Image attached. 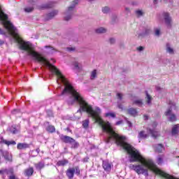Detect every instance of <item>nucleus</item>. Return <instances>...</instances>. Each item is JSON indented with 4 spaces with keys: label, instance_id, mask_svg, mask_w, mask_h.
Listing matches in <instances>:
<instances>
[{
    "label": "nucleus",
    "instance_id": "nucleus-19",
    "mask_svg": "<svg viewBox=\"0 0 179 179\" xmlns=\"http://www.w3.org/2000/svg\"><path fill=\"white\" fill-rule=\"evenodd\" d=\"M46 131L49 132V134H54V132H55V127L50 124L48 126Z\"/></svg>",
    "mask_w": 179,
    "mask_h": 179
},
{
    "label": "nucleus",
    "instance_id": "nucleus-42",
    "mask_svg": "<svg viewBox=\"0 0 179 179\" xmlns=\"http://www.w3.org/2000/svg\"><path fill=\"white\" fill-rule=\"evenodd\" d=\"M137 50L138 51H143V46H140V47L137 48Z\"/></svg>",
    "mask_w": 179,
    "mask_h": 179
},
{
    "label": "nucleus",
    "instance_id": "nucleus-44",
    "mask_svg": "<svg viewBox=\"0 0 179 179\" xmlns=\"http://www.w3.org/2000/svg\"><path fill=\"white\" fill-rule=\"evenodd\" d=\"M74 66H75V68H76V69L79 68V63L75 62V63H74Z\"/></svg>",
    "mask_w": 179,
    "mask_h": 179
},
{
    "label": "nucleus",
    "instance_id": "nucleus-27",
    "mask_svg": "<svg viewBox=\"0 0 179 179\" xmlns=\"http://www.w3.org/2000/svg\"><path fill=\"white\" fill-rule=\"evenodd\" d=\"M164 155H159L157 157V164H163V159H164Z\"/></svg>",
    "mask_w": 179,
    "mask_h": 179
},
{
    "label": "nucleus",
    "instance_id": "nucleus-5",
    "mask_svg": "<svg viewBox=\"0 0 179 179\" xmlns=\"http://www.w3.org/2000/svg\"><path fill=\"white\" fill-rule=\"evenodd\" d=\"M6 145V146H10V145H12L13 146H15V145H16V141H8V140H5V138H3V137L1 136L0 137V145Z\"/></svg>",
    "mask_w": 179,
    "mask_h": 179
},
{
    "label": "nucleus",
    "instance_id": "nucleus-3",
    "mask_svg": "<svg viewBox=\"0 0 179 179\" xmlns=\"http://www.w3.org/2000/svg\"><path fill=\"white\" fill-rule=\"evenodd\" d=\"M75 174L80 176V169L78 166L72 168H69L66 171V176L69 179H73V177H75Z\"/></svg>",
    "mask_w": 179,
    "mask_h": 179
},
{
    "label": "nucleus",
    "instance_id": "nucleus-2",
    "mask_svg": "<svg viewBox=\"0 0 179 179\" xmlns=\"http://www.w3.org/2000/svg\"><path fill=\"white\" fill-rule=\"evenodd\" d=\"M60 139L64 143H70L72 149H78L79 148V143L73 138L69 136H60Z\"/></svg>",
    "mask_w": 179,
    "mask_h": 179
},
{
    "label": "nucleus",
    "instance_id": "nucleus-25",
    "mask_svg": "<svg viewBox=\"0 0 179 179\" xmlns=\"http://www.w3.org/2000/svg\"><path fill=\"white\" fill-rule=\"evenodd\" d=\"M133 104H136V106H138V107H142L143 102H142L141 99L136 100L133 102Z\"/></svg>",
    "mask_w": 179,
    "mask_h": 179
},
{
    "label": "nucleus",
    "instance_id": "nucleus-6",
    "mask_svg": "<svg viewBox=\"0 0 179 179\" xmlns=\"http://www.w3.org/2000/svg\"><path fill=\"white\" fill-rule=\"evenodd\" d=\"M0 152L1 156L4 157L5 160L7 162H12V155H9V152L0 150Z\"/></svg>",
    "mask_w": 179,
    "mask_h": 179
},
{
    "label": "nucleus",
    "instance_id": "nucleus-34",
    "mask_svg": "<svg viewBox=\"0 0 179 179\" xmlns=\"http://www.w3.org/2000/svg\"><path fill=\"white\" fill-rule=\"evenodd\" d=\"M136 14L137 15V16H142L143 15V12H142V10H138L136 11Z\"/></svg>",
    "mask_w": 179,
    "mask_h": 179
},
{
    "label": "nucleus",
    "instance_id": "nucleus-45",
    "mask_svg": "<svg viewBox=\"0 0 179 179\" xmlns=\"http://www.w3.org/2000/svg\"><path fill=\"white\" fill-rule=\"evenodd\" d=\"M121 124H122V120H120L116 122V125H121Z\"/></svg>",
    "mask_w": 179,
    "mask_h": 179
},
{
    "label": "nucleus",
    "instance_id": "nucleus-37",
    "mask_svg": "<svg viewBox=\"0 0 179 179\" xmlns=\"http://www.w3.org/2000/svg\"><path fill=\"white\" fill-rule=\"evenodd\" d=\"M171 114V108H169L166 112H165V115L168 116Z\"/></svg>",
    "mask_w": 179,
    "mask_h": 179
},
{
    "label": "nucleus",
    "instance_id": "nucleus-14",
    "mask_svg": "<svg viewBox=\"0 0 179 179\" xmlns=\"http://www.w3.org/2000/svg\"><path fill=\"white\" fill-rule=\"evenodd\" d=\"M163 150H164V146H163L162 144H158L155 146V152L157 153H162Z\"/></svg>",
    "mask_w": 179,
    "mask_h": 179
},
{
    "label": "nucleus",
    "instance_id": "nucleus-29",
    "mask_svg": "<svg viewBox=\"0 0 179 179\" xmlns=\"http://www.w3.org/2000/svg\"><path fill=\"white\" fill-rule=\"evenodd\" d=\"M96 76H97V71L94 70L91 73V79L93 80V79H95Z\"/></svg>",
    "mask_w": 179,
    "mask_h": 179
},
{
    "label": "nucleus",
    "instance_id": "nucleus-22",
    "mask_svg": "<svg viewBox=\"0 0 179 179\" xmlns=\"http://www.w3.org/2000/svg\"><path fill=\"white\" fill-rule=\"evenodd\" d=\"M138 138H140L141 139H145V138H148V134H145L144 131H141L138 134Z\"/></svg>",
    "mask_w": 179,
    "mask_h": 179
},
{
    "label": "nucleus",
    "instance_id": "nucleus-30",
    "mask_svg": "<svg viewBox=\"0 0 179 179\" xmlns=\"http://www.w3.org/2000/svg\"><path fill=\"white\" fill-rule=\"evenodd\" d=\"M105 117H112V118H115L117 115L114 113H107L105 114Z\"/></svg>",
    "mask_w": 179,
    "mask_h": 179
},
{
    "label": "nucleus",
    "instance_id": "nucleus-54",
    "mask_svg": "<svg viewBox=\"0 0 179 179\" xmlns=\"http://www.w3.org/2000/svg\"><path fill=\"white\" fill-rule=\"evenodd\" d=\"M154 3H157V0H154Z\"/></svg>",
    "mask_w": 179,
    "mask_h": 179
},
{
    "label": "nucleus",
    "instance_id": "nucleus-43",
    "mask_svg": "<svg viewBox=\"0 0 179 179\" xmlns=\"http://www.w3.org/2000/svg\"><path fill=\"white\" fill-rule=\"evenodd\" d=\"M118 108H120V110H124V106H122V104H119L117 106Z\"/></svg>",
    "mask_w": 179,
    "mask_h": 179
},
{
    "label": "nucleus",
    "instance_id": "nucleus-56",
    "mask_svg": "<svg viewBox=\"0 0 179 179\" xmlns=\"http://www.w3.org/2000/svg\"><path fill=\"white\" fill-rule=\"evenodd\" d=\"M0 164H1V157H0Z\"/></svg>",
    "mask_w": 179,
    "mask_h": 179
},
{
    "label": "nucleus",
    "instance_id": "nucleus-4",
    "mask_svg": "<svg viewBox=\"0 0 179 179\" xmlns=\"http://www.w3.org/2000/svg\"><path fill=\"white\" fill-rule=\"evenodd\" d=\"M154 173L157 176H160L161 177H163L164 178H166V179H179L160 170L159 168H157V166H156L155 164H154Z\"/></svg>",
    "mask_w": 179,
    "mask_h": 179
},
{
    "label": "nucleus",
    "instance_id": "nucleus-39",
    "mask_svg": "<svg viewBox=\"0 0 179 179\" xmlns=\"http://www.w3.org/2000/svg\"><path fill=\"white\" fill-rule=\"evenodd\" d=\"M155 36H160V29L155 30Z\"/></svg>",
    "mask_w": 179,
    "mask_h": 179
},
{
    "label": "nucleus",
    "instance_id": "nucleus-52",
    "mask_svg": "<svg viewBox=\"0 0 179 179\" xmlns=\"http://www.w3.org/2000/svg\"><path fill=\"white\" fill-rule=\"evenodd\" d=\"M36 152H37V153H40V148H37V149L36 150Z\"/></svg>",
    "mask_w": 179,
    "mask_h": 179
},
{
    "label": "nucleus",
    "instance_id": "nucleus-28",
    "mask_svg": "<svg viewBox=\"0 0 179 179\" xmlns=\"http://www.w3.org/2000/svg\"><path fill=\"white\" fill-rule=\"evenodd\" d=\"M145 93H146L147 103L148 104H150V103H152V96L149 95V94L148 93V91H146Z\"/></svg>",
    "mask_w": 179,
    "mask_h": 179
},
{
    "label": "nucleus",
    "instance_id": "nucleus-23",
    "mask_svg": "<svg viewBox=\"0 0 179 179\" xmlns=\"http://www.w3.org/2000/svg\"><path fill=\"white\" fill-rule=\"evenodd\" d=\"M149 131L153 138H157V136H159V132L150 129Z\"/></svg>",
    "mask_w": 179,
    "mask_h": 179
},
{
    "label": "nucleus",
    "instance_id": "nucleus-32",
    "mask_svg": "<svg viewBox=\"0 0 179 179\" xmlns=\"http://www.w3.org/2000/svg\"><path fill=\"white\" fill-rule=\"evenodd\" d=\"M33 10H34V8L33 7H27L24 8V11L28 13H30V12H33Z\"/></svg>",
    "mask_w": 179,
    "mask_h": 179
},
{
    "label": "nucleus",
    "instance_id": "nucleus-36",
    "mask_svg": "<svg viewBox=\"0 0 179 179\" xmlns=\"http://www.w3.org/2000/svg\"><path fill=\"white\" fill-rule=\"evenodd\" d=\"M117 99H119V100H122V94L117 93Z\"/></svg>",
    "mask_w": 179,
    "mask_h": 179
},
{
    "label": "nucleus",
    "instance_id": "nucleus-35",
    "mask_svg": "<svg viewBox=\"0 0 179 179\" xmlns=\"http://www.w3.org/2000/svg\"><path fill=\"white\" fill-rule=\"evenodd\" d=\"M20 113V110H17V109H15V110H13L12 111V114H13V115H16V114H17V113Z\"/></svg>",
    "mask_w": 179,
    "mask_h": 179
},
{
    "label": "nucleus",
    "instance_id": "nucleus-31",
    "mask_svg": "<svg viewBox=\"0 0 179 179\" xmlns=\"http://www.w3.org/2000/svg\"><path fill=\"white\" fill-rule=\"evenodd\" d=\"M169 121H171V122L177 121V117H176V115L172 114L169 117Z\"/></svg>",
    "mask_w": 179,
    "mask_h": 179
},
{
    "label": "nucleus",
    "instance_id": "nucleus-49",
    "mask_svg": "<svg viewBox=\"0 0 179 179\" xmlns=\"http://www.w3.org/2000/svg\"><path fill=\"white\" fill-rule=\"evenodd\" d=\"M3 44H5V42L0 39V45H2Z\"/></svg>",
    "mask_w": 179,
    "mask_h": 179
},
{
    "label": "nucleus",
    "instance_id": "nucleus-57",
    "mask_svg": "<svg viewBox=\"0 0 179 179\" xmlns=\"http://www.w3.org/2000/svg\"><path fill=\"white\" fill-rule=\"evenodd\" d=\"M88 1H92V0H88Z\"/></svg>",
    "mask_w": 179,
    "mask_h": 179
},
{
    "label": "nucleus",
    "instance_id": "nucleus-26",
    "mask_svg": "<svg viewBox=\"0 0 179 179\" xmlns=\"http://www.w3.org/2000/svg\"><path fill=\"white\" fill-rule=\"evenodd\" d=\"M166 51L169 54H174V50L170 47V44L169 43L166 44Z\"/></svg>",
    "mask_w": 179,
    "mask_h": 179
},
{
    "label": "nucleus",
    "instance_id": "nucleus-24",
    "mask_svg": "<svg viewBox=\"0 0 179 179\" xmlns=\"http://www.w3.org/2000/svg\"><path fill=\"white\" fill-rule=\"evenodd\" d=\"M89 120H85L83 121V128H85V129H87L89 128Z\"/></svg>",
    "mask_w": 179,
    "mask_h": 179
},
{
    "label": "nucleus",
    "instance_id": "nucleus-47",
    "mask_svg": "<svg viewBox=\"0 0 179 179\" xmlns=\"http://www.w3.org/2000/svg\"><path fill=\"white\" fill-rule=\"evenodd\" d=\"M0 34H5V32L0 28Z\"/></svg>",
    "mask_w": 179,
    "mask_h": 179
},
{
    "label": "nucleus",
    "instance_id": "nucleus-18",
    "mask_svg": "<svg viewBox=\"0 0 179 179\" xmlns=\"http://www.w3.org/2000/svg\"><path fill=\"white\" fill-rule=\"evenodd\" d=\"M9 132H10V134H13V135H16V134H17V129L16 128V126L13 125L11 126L9 129H8Z\"/></svg>",
    "mask_w": 179,
    "mask_h": 179
},
{
    "label": "nucleus",
    "instance_id": "nucleus-55",
    "mask_svg": "<svg viewBox=\"0 0 179 179\" xmlns=\"http://www.w3.org/2000/svg\"><path fill=\"white\" fill-rule=\"evenodd\" d=\"M46 124H50V122H46Z\"/></svg>",
    "mask_w": 179,
    "mask_h": 179
},
{
    "label": "nucleus",
    "instance_id": "nucleus-38",
    "mask_svg": "<svg viewBox=\"0 0 179 179\" xmlns=\"http://www.w3.org/2000/svg\"><path fill=\"white\" fill-rule=\"evenodd\" d=\"M71 15H67L64 17V20H66V22H68V20H71Z\"/></svg>",
    "mask_w": 179,
    "mask_h": 179
},
{
    "label": "nucleus",
    "instance_id": "nucleus-8",
    "mask_svg": "<svg viewBox=\"0 0 179 179\" xmlns=\"http://www.w3.org/2000/svg\"><path fill=\"white\" fill-rule=\"evenodd\" d=\"M24 174L25 177H31V176H33V174H34V168L31 166V167L26 169L24 171Z\"/></svg>",
    "mask_w": 179,
    "mask_h": 179
},
{
    "label": "nucleus",
    "instance_id": "nucleus-7",
    "mask_svg": "<svg viewBox=\"0 0 179 179\" xmlns=\"http://www.w3.org/2000/svg\"><path fill=\"white\" fill-rule=\"evenodd\" d=\"M30 148V144L27 143H18L17 145V149L18 150H24L26 149H29Z\"/></svg>",
    "mask_w": 179,
    "mask_h": 179
},
{
    "label": "nucleus",
    "instance_id": "nucleus-51",
    "mask_svg": "<svg viewBox=\"0 0 179 179\" xmlns=\"http://www.w3.org/2000/svg\"><path fill=\"white\" fill-rule=\"evenodd\" d=\"M45 48H52V47L50 46V45H46L45 46Z\"/></svg>",
    "mask_w": 179,
    "mask_h": 179
},
{
    "label": "nucleus",
    "instance_id": "nucleus-48",
    "mask_svg": "<svg viewBox=\"0 0 179 179\" xmlns=\"http://www.w3.org/2000/svg\"><path fill=\"white\" fill-rule=\"evenodd\" d=\"M69 51H74L75 48H68Z\"/></svg>",
    "mask_w": 179,
    "mask_h": 179
},
{
    "label": "nucleus",
    "instance_id": "nucleus-10",
    "mask_svg": "<svg viewBox=\"0 0 179 179\" xmlns=\"http://www.w3.org/2000/svg\"><path fill=\"white\" fill-rule=\"evenodd\" d=\"M164 20L167 26H171V17H170V14L169 13H164Z\"/></svg>",
    "mask_w": 179,
    "mask_h": 179
},
{
    "label": "nucleus",
    "instance_id": "nucleus-9",
    "mask_svg": "<svg viewBox=\"0 0 179 179\" xmlns=\"http://www.w3.org/2000/svg\"><path fill=\"white\" fill-rule=\"evenodd\" d=\"M69 164V161L66 159H64L62 160H59L56 165L57 166V167H65V166H66L67 164Z\"/></svg>",
    "mask_w": 179,
    "mask_h": 179
},
{
    "label": "nucleus",
    "instance_id": "nucleus-1",
    "mask_svg": "<svg viewBox=\"0 0 179 179\" xmlns=\"http://www.w3.org/2000/svg\"><path fill=\"white\" fill-rule=\"evenodd\" d=\"M8 15L3 12L2 10V6L0 5V20L3 22L4 27L9 31L10 36L15 38V41L20 45V49L24 51H27L29 55H31L34 59L38 61V62H42L46 66H48L49 69L55 73L58 76L59 79H61L62 83L64 86H72L69 81L62 75V73L58 70L55 66L51 64L50 62L45 59V57L41 56L38 52L34 51V48L33 45L30 44L29 42H24L19 33H17V29L13 26V24L10 21L8 20Z\"/></svg>",
    "mask_w": 179,
    "mask_h": 179
},
{
    "label": "nucleus",
    "instance_id": "nucleus-12",
    "mask_svg": "<svg viewBox=\"0 0 179 179\" xmlns=\"http://www.w3.org/2000/svg\"><path fill=\"white\" fill-rule=\"evenodd\" d=\"M57 15H58V11L54 10L46 15L45 20H51V19L57 16Z\"/></svg>",
    "mask_w": 179,
    "mask_h": 179
},
{
    "label": "nucleus",
    "instance_id": "nucleus-21",
    "mask_svg": "<svg viewBox=\"0 0 179 179\" xmlns=\"http://www.w3.org/2000/svg\"><path fill=\"white\" fill-rule=\"evenodd\" d=\"M95 31L98 34H101L103 33H106V31H107V29H106V28L100 27V28L96 29Z\"/></svg>",
    "mask_w": 179,
    "mask_h": 179
},
{
    "label": "nucleus",
    "instance_id": "nucleus-50",
    "mask_svg": "<svg viewBox=\"0 0 179 179\" xmlns=\"http://www.w3.org/2000/svg\"><path fill=\"white\" fill-rule=\"evenodd\" d=\"M127 124L129 125V127H132V123L129 121H127Z\"/></svg>",
    "mask_w": 179,
    "mask_h": 179
},
{
    "label": "nucleus",
    "instance_id": "nucleus-15",
    "mask_svg": "<svg viewBox=\"0 0 179 179\" xmlns=\"http://www.w3.org/2000/svg\"><path fill=\"white\" fill-rule=\"evenodd\" d=\"M128 114L132 115V117H136L138 115V110L136 108H130L127 110Z\"/></svg>",
    "mask_w": 179,
    "mask_h": 179
},
{
    "label": "nucleus",
    "instance_id": "nucleus-16",
    "mask_svg": "<svg viewBox=\"0 0 179 179\" xmlns=\"http://www.w3.org/2000/svg\"><path fill=\"white\" fill-rule=\"evenodd\" d=\"M103 169L105 170V171H110L111 170V164L107 162H103L102 164Z\"/></svg>",
    "mask_w": 179,
    "mask_h": 179
},
{
    "label": "nucleus",
    "instance_id": "nucleus-13",
    "mask_svg": "<svg viewBox=\"0 0 179 179\" xmlns=\"http://www.w3.org/2000/svg\"><path fill=\"white\" fill-rule=\"evenodd\" d=\"M54 7V3L50 2L47 4H43L42 6H39V9H50Z\"/></svg>",
    "mask_w": 179,
    "mask_h": 179
},
{
    "label": "nucleus",
    "instance_id": "nucleus-33",
    "mask_svg": "<svg viewBox=\"0 0 179 179\" xmlns=\"http://www.w3.org/2000/svg\"><path fill=\"white\" fill-rule=\"evenodd\" d=\"M102 12L103 13H108L110 12V8H108V6H106L104 7L103 9H102Z\"/></svg>",
    "mask_w": 179,
    "mask_h": 179
},
{
    "label": "nucleus",
    "instance_id": "nucleus-11",
    "mask_svg": "<svg viewBox=\"0 0 179 179\" xmlns=\"http://www.w3.org/2000/svg\"><path fill=\"white\" fill-rule=\"evenodd\" d=\"M34 166L36 170H39L40 171H41V170H43V169L45 167V164L44 163V162H38V163L34 164Z\"/></svg>",
    "mask_w": 179,
    "mask_h": 179
},
{
    "label": "nucleus",
    "instance_id": "nucleus-53",
    "mask_svg": "<svg viewBox=\"0 0 179 179\" xmlns=\"http://www.w3.org/2000/svg\"><path fill=\"white\" fill-rule=\"evenodd\" d=\"M144 118H145V120H148L149 119V117H148V115H144Z\"/></svg>",
    "mask_w": 179,
    "mask_h": 179
},
{
    "label": "nucleus",
    "instance_id": "nucleus-17",
    "mask_svg": "<svg viewBox=\"0 0 179 179\" xmlns=\"http://www.w3.org/2000/svg\"><path fill=\"white\" fill-rule=\"evenodd\" d=\"M76 5H78V0L73 1L72 6L68 8L66 13L68 14L69 12H72V10L75 9V6H76Z\"/></svg>",
    "mask_w": 179,
    "mask_h": 179
},
{
    "label": "nucleus",
    "instance_id": "nucleus-20",
    "mask_svg": "<svg viewBox=\"0 0 179 179\" xmlns=\"http://www.w3.org/2000/svg\"><path fill=\"white\" fill-rule=\"evenodd\" d=\"M178 128H179V124H176L173 126L171 131L172 135H177V134H178Z\"/></svg>",
    "mask_w": 179,
    "mask_h": 179
},
{
    "label": "nucleus",
    "instance_id": "nucleus-41",
    "mask_svg": "<svg viewBox=\"0 0 179 179\" xmlns=\"http://www.w3.org/2000/svg\"><path fill=\"white\" fill-rule=\"evenodd\" d=\"M48 117H52V111L48 110Z\"/></svg>",
    "mask_w": 179,
    "mask_h": 179
},
{
    "label": "nucleus",
    "instance_id": "nucleus-46",
    "mask_svg": "<svg viewBox=\"0 0 179 179\" xmlns=\"http://www.w3.org/2000/svg\"><path fill=\"white\" fill-rule=\"evenodd\" d=\"M169 106H176V103H174V102H173V101H169Z\"/></svg>",
    "mask_w": 179,
    "mask_h": 179
},
{
    "label": "nucleus",
    "instance_id": "nucleus-40",
    "mask_svg": "<svg viewBox=\"0 0 179 179\" xmlns=\"http://www.w3.org/2000/svg\"><path fill=\"white\" fill-rule=\"evenodd\" d=\"M110 44H114L115 43V39L111 38L110 39Z\"/></svg>",
    "mask_w": 179,
    "mask_h": 179
}]
</instances>
